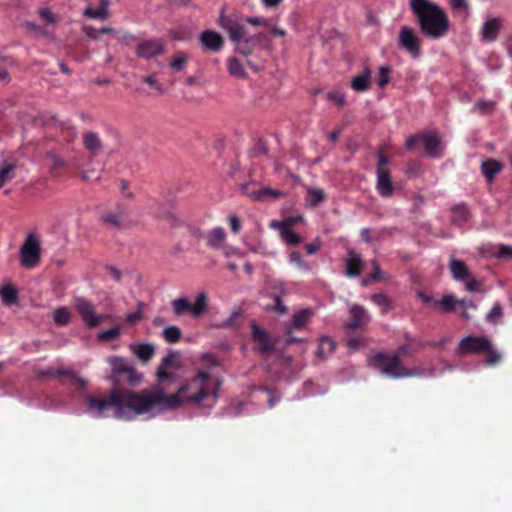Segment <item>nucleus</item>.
Wrapping results in <instances>:
<instances>
[{"instance_id":"f257e3e1","label":"nucleus","mask_w":512,"mask_h":512,"mask_svg":"<svg viewBox=\"0 0 512 512\" xmlns=\"http://www.w3.org/2000/svg\"><path fill=\"white\" fill-rule=\"evenodd\" d=\"M208 378L207 372L199 371L190 383L180 385L175 393L169 395L159 386L140 391L111 389L107 395L88 394L84 399L85 410L93 418L113 416L118 420L131 421L138 416L153 419L183 406L212 408L218 395L205 388Z\"/></svg>"},{"instance_id":"f03ea898","label":"nucleus","mask_w":512,"mask_h":512,"mask_svg":"<svg viewBox=\"0 0 512 512\" xmlns=\"http://www.w3.org/2000/svg\"><path fill=\"white\" fill-rule=\"evenodd\" d=\"M218 23L225 31L228 32L230 40L235 44L236 51L243 54L244 56L251 55L256 45L264 50L271 49L268 33L259 32L250 35L247 32V24L269 28L273 26V19L261 16H227L224 13H221Z\"/></svg>"},{"instance_id":"7ed1b4c3","label":"nucleus","mask_w":512,"mask_h":512,"mask_svg":"<svg viewBox=\"0 0 512 512\" xmlns=\"http://www.w3.org/2000/svg\"><path fill=\"white\" fill-rule=\"evenodd\" d=\"M410 9L425 38L435 41L446 36L450 21L444 9L437 3L430 0H410Z\"/></svg>"},{"instance_id":"20e7f679","label":"nucleus","mask_w":512,"mask_h":512,"mask_svg":"<svg viewBox=\"0 0 512 512\" xmlns=\"http://www.w3.org/2000/svg\"><path fill=\"white\" fill-rule=\"evenodd\" d=\"M368 364L382 375L391 379H403L409 377H427L431 378L436 375L433 367L424 369L421 367L407 368L402 364L399 355L393 353L378 352L371 355Z\"/></svg>"},{"instance_id":"39448f33","label":"nucleus","mask_w":512,"mask_h":512,"mask_svg":"<svg viewBox=\"0 0 512 512\" xmlns=\"http://www.w3.org/2000/svg\"><path fill=\"white\" fill-rule=\"evenodd\" d=\"M108 362L111 365L110 379L112 381L119 382L126 378L131 385H135L141 380V375L137 373L134 366L128 360L118 356H111Z\"/></svg>"},{"instance_id":"423d86ee","label":"nucleus","mask_w":512,"mask_h":512,"mask_svg":"<svg viewBox=\"0 0 512 512\" xmlns=\"http://www.w3.org/2000/svg\"><path fill=\"white\" fill-rule=\"evenodd\" d=\"M171 307L176 316L190 314L194 317H199L207 308V296L203 292L199 293L193 303L186 297H180L171 302Z\"/></svg>"},{"instance_id":"0eeeda50","label":"nucleus","mask_w":512,"mask_h":512,"mask_svg":"<svg viewBox=\"0 0 512 512\" xmlns=\"http://www.w3.org/2000/svg\"><path fill=\"white\" fill-rule=\"evenodd\" d=\"M73 307L80 315L84 325L88 328L97 327L104 319L103 315L96 313V307L93 302L85 297H75Z\"/></svg>"},{"instance_id":"6e6552de","label":"nucleus","mask_w":512,"mask_h":512,"mask_svg":"<svg viewBox=\"0 0 512 512\" xmlns=\"http://www.w3.org/2000/svg\"><path fill=\"white\" fill-rule=\"evenodd\" d=\"M40 242L33 234H29L20 248V264L24 268H33L40 261Z\"/></svg>"},{"instance_id":"1a4fd4ad","label":"nucleus","mask_w":512,"mask_h":512,"mask_svg":"<svg viewBox=\"0 0 512 512\" xmlns=\"http://www.w3.org/2000/svg\"><path fill=\"white\" fill-rule=\"evenodd\" d=\"M490 348V339L486 336L469 335L460 340L456 353L458 355H470L483 353Z\"/></svg>"},{"instance_id":"9d476101","label":"nucleus","mask_w":512,"mask_h":512,"mask_svg":"<svg viewBox=\"0 0 512 512\" xmlns=\"http://www.w3.org/2000/svg\"><path fill=\"white\" fill-rule=\"evenodd\" d=\"M398 45L413 58H419L422 54L420 39L414 30L408 26L400 28L398 35Z\"/></svg>"},{"instance_id":"9b49d317","label":"nucleus","mask_w":512,"mask_h":512,"mask_svg":"<svg viewBox=\"0 0 512 512\" xmlns=\"http://www.w3.org/2000/svg\"><path fill=\"white\" fill-rule=\"evenodd\" d=\"M251 339L256 345V350L262 355H267L275 350L276 341L269 333L256 323L251 325Z\"/></svg>"},{"instance_id":"f8f14e48","label":"nucleus","mask_w":512,"mask_h":512,"mask_svg":"<svg viewBox=\"0 0 512 512\" xmlns=\"http://www.w3.org/2000/svg\"><path fill=\"white\" fill-rule=\"evenodd\" d=\"M100 219L107 227L120 229L128 221V208L124 204H117L113 209L103 213Z\"/></svg>"},{"instance_id":"ddd939ff","label":"nucleus","mask_w":512,"mask_h":512,"mask_svg":"<svg viewBox=\"0 0 512 512\" xmlns=\"http://www.w3.org/2000/svg\"><path fill=\"white\" fill-rule=\"evenodd\" d=\"M135 53L139 58L148 60L164 54L165 46L158 39H146L137 43Z\"/></svg>"},{"instance_id":"4468645a","label":"nucleus","mask_w":512,"mask_h":512,"mask_svg":"<svg viewBox=\"0 0 512 512\" xmlns=\"http://www.w3.org/2000/svg\"><path fill=\"white\" fill-rule=\"evenodd\" d=\"M503 26V19L500 17L487 18L480 30V40L484 43L496 41Z\"/></svg>"},{"instance_id":"2eb2a0df","label":"nucleus","mask_w":512,"mask_h":512,"mask_svg":"<svg viewBox=\"0 0 512 512\" xmlns=\"http://www.w3.org/2000/svg\"><path fill=\"white\" fill-rule=\"evenodd\" d=\"M62 370L70 371L71 375L60 376V384L67 388H74L78 394L83 395L88 388V381L72 367H62Z\"/></svg>"},{"instance_id":"dca6fc26","label":"nucleus","mask_w":512,"mask_h":512,"mask_svg":"<svg viewBox=\"0 0 512 512\" xmlns=\"http://www.w3.org/2000/svg\"><path fill=\"white\" fill-rule=\"evenodd\" d=\"M314 311L310 308H303L295 311L291 317L290 323L285 326V334L290 335L293 331L304 329L311 321Z\"/></svg>"},{"instance_id":"f3484780","label":"nucleus","mask_w":512,"mask_h":512,"mask_svg":"<svg viewBox=\"0 0 512 512\" xmlns=\"http://www.w3.org/2000/svg\"><path fill=\"white\" fill-rule=\"evenodd\" d=\"M421 142L423 143L426 154L431 158H439L442 156L444 145L440 137L434 132L421 134Z\"/></svg>"},{"instance_id":"a211bd4d","label":"nucleus","mask_w":512,"mask_h":512,"mask_svg":"<svg viewBox=\"0 0 512 512\" xmlns=\"http://www.w3.org/2000/svg\"><path fill=\"white\" fill-rule=\"evenodd\" d=\"M199 42L205 52L217 53L224 45L222 36L212 30H205L199 36Z\"/></svg>"},{"instance_id":"6ab92c4d","label":"nucleus","mask_w":512,"mask_h":512,"mask_svg":"<svg viewBox=\"0 0 512 512\" xmlns=\"http://www.w3.org/2000/svg\"><path fill=\"white\" fill-rule=\"evenodd\" d=\"M241 190L245 193L251 200L263 202L268 198L277 199L282 195V192L279 190L272 189L270 187H262L257 190L250 189L248 184H243L241 186Z\"/></svg>"},{"instance_id":"aec40b11","label":"nucleus","mask_w":512,"mask_h":512,"mask_svg":"<svg viewBox=\"0 0 512 512\" xmlns=\"http://www.w3.org/2000/svg\"><path fill=\"white\" fill-rule=\"evenodd\" d=\"M376 177V189L380 196L385 198L392 196L394 188L389 170L386 168H376Z\"/></svg>"},{"instance_id":"412c9836","label":"nucleus","mask_w":512,"mask_h":512,"mask_svg":"<svg viewBox=\"0 0 512 512\" xmlns=\"http://www.w3.org/2000/svg\"><path fill=\"white\" fill-rule=\"evenodd\" d=\"M350 321L346 324L348 329H357L370 321V316L368 315L365 308L361 305L354 304L350 308Z\"/></svg>"},{"instance_id":"4be33fe9","label":"nucleus","mask_w":512,"mask_h":512,"mask_svg":"<svg viewBox=\"0 0 512 512\" xmlns=\"http://www.w3.org/2000/svg\"><path fill=\"white\" fill-rule=\"evenodd\" d=\"M16 167L17 163L13 157L0 156V188L14 178Z\"/></svg>"},{"instance_id":"5701e85b","label":"nucleus","mask_w":512,"mask_h":512,"mask_svg":"<svg viewBox=\"0 0 512 512\" xmlns=\"http://www.w3.org/2000/svg\"><path fill=\"white\" fill-rule=\"evenodd\" d=\"M206 244L209 248L219 250L225 247L226 232L223 227L217 226L211 229L206 235Z\"/></svg>"},{"instance_id":"b1692460","label":"nucleus","mask_w":512,"mask_h":512,"mask_svg":"<svg viewBox=\"0 0 512 512\" xmlns=\"http://www.w3.org/2000/svg\"><path fill=\"white\" fill-rule=\"evenodd\" d=\"M109 5L110 0H99L98 8L87 6L83 11V15L91 19L105 20L109 17Z\"/></svg>"},{"instance_id":"393cba45","label":"nucleus","mask_w":512,"mask_h":512,"mask_svg":"<svg viewBox=\"0 0 512 512\" xmlns=\"http://www.w3.org/2000/svg\"><path fill=\"white\" fill-rule=\"evenodd\" d=\"M371 70L365 67L364 71L351 80V87L356 92H366L370 89Z\"/></svg>"},{"instance_id":"a878e982","label":"nucleus","mask_w":512,"mask_h":512,"mask_svg":"<svg viewBox=\"0 0 512 512\" xmlns=\"http://www.w3.org/2000/svg\"><path fill=\"white\" fill-rule=\"evenodd\" d=\"M451 275L456 281H464L470 275V272L462 260L451 258L449 262Z\"/></svg>"},{"instance_id":"bb28decb","label":"nucleus","mask_w":512,"mask_h":512,"mask_svg":"<svg viewBox=\"0 0 512 512\" xmlns=\"http://www.w3.org/2000/svg\"><path fill=\"white\" fill-rule=\"evenodd\" d=\"M451 222L454 225L462 226L469 220V210L465 204L455 205L452 210Z\"/></svg>"},{"instance_id":"cd10ccee","label":"nucleus","mask_w":512,"mask_h":512,"mask_svg":"<svg viewBox=\"0 0 512 512\" xmlns=\"http://www.w3.org/2000/svg\"><path fill=\"white\" fill-rule=\"evenodd\" d=\"M335 349V342L328 336H322L319 339V346L316 350V356L323 359L327 355L333 354Z\"/></svg>"},{"instance_id":"c85d7f7f","label":"nucleus","mask_w":512,"mask_h":512,"mask_svg":"<svg viewBox=\"0 0 512 512\" xmlns=\"http://www.w3.org/2000/svg\"><path fill=\"white\" fill-rule=\"evenodd\" d=\"M83 144L84 147L92 152L94 155H97L101 149V141L99 135L95 132H87L83 135Z\"/></svg>"},{"instance_id":"c756f323","label":"nucleus","mask_w":512,"mask_h":512,"mask_svg":"<svg viewBox=\"0 0 512 512\" xmlns=\"http://www.w3.org/2000/svg\"><path fill=\"white\" fill-rule=\"evenodd\" d=\"M347 275L349 277H356L361 273L362 260L359 255L349 252V257L346 261Z\"/></svg>"},{"instance_id":"7c9ffc66","label":"nucleus","mask_w":512,"mask_h":512,"mask_svg":"<svg viewBox=\"0 0 512 512\" xmlns=\"http://www.w3.org/2000/svg\"><path fill=\"white\" fill-rule=\"evenodd\" d=\"M134 354L143 362L149 361L155 354V346L150 343H142L137 345L134 350Z\"/></svg>"},{"instance_id":"2f4dec72","label":"nucleus","mask_w":512,"mask_h":512,"mask_svg":"<svg viewBox=\"0 0 512 512\" xmlns=\"http://www.w3.org/2000/svg\"><path fill=\"white\" fill-rule=\"evenodd\" d=\"M501 168V164L493 159L483 161L481 164L482 173L489 181L494 178V176L501 170Z\"/></svg>"},{"instance_id":"473e14b6","label":"nucleus","mask_w":512,"mask_h":512,"mask_svg":"<svg viewBox=\"0 0 512 512\" xmlns=\"http://www.w3.org/2000/svg\"><path fill=\"white\" fill-rule=\"evenodd\" d=\"M227 68L230 75L234 77L241 79H246L248 77L243 65L237 58H229L227 62Z\"/></svg>"},{"instance_id":"72a5a7b5","label":"nucleus","mask_w":512,"mask_h":512,"mask_svg":"<svg viewBox=\"0 0 512 512\" xmlns=\"http://www.w3.org/2000/svg\"><path fill=\"white\" fill-rule=\"evenodd\" d=\"M407 343L399 345L397 349L396 355H399L401 359L402 356H410L417 351V341L411 337L410 335H406Z\"/></svg>"},{"instance_id":"f704fd0d","label":"nucleus","mask_w":512,"mask_h":512,"mask_svg":"<svg viewBox=\"0 0 512 512\" xmlns=\"http://www.w3.org/2000/svg\"><path fill=\"white\" fill-rule=\"evenodd\" d=\"M302 220H303V216L296 215V216L288 217V218L284 219L283 221L273 220L270 222L269 226L273 229H291L292 226H295Z\"/></svg>"},{"instance_id":"c9c22d12","label":"nucleus","mask_w":512,"mask_h":512,"mask_svg":"<svg viewBox=\"0 0 512 512\" xmlns=\"http://www.w3.org/2000/svg\"><path fill=\"white\" fill-rule=\"evenodd\" d=\"M178 353L174 351H170L167 355H165L158 366L157 369H166L172 368L173 370H178L180 368V364L178 362Z\"/></svg>"},{"instance_id":"e433bc0d","label":"nucleus","mask_w":512,"mask_h":512,"mask_svg":"<svg viewBox=\"0 0 512 512\" xmlns=\"http://www.w3.org/2000/svg\"><path fill=\"white\" fill-rule=\"evenodd\" d=\"M0 297L5 305H12L17 302L18 293L14 287L7 285L0 289Z\"/></svg>"},{"instance_id":"4c0bfd02","label":"nucleus","mask_w":512,"mask_h":512,"mask_svg":"<svg viewBox=\"0 0 512 512\" xmlns=\"http://www.w3.org/2000/svg\"><path fill=\"white\" fill-rule=\"evenodd\" d=\"M371 301L377 306L380 308L381 312L382 313H387L391 307H392V303H391V300L390 298L383 294V293H377V294H373L371 296Z\"/></svg>"},{"instance_id":"58836bf2","label":"nucleus","mask_w":512,"mask_h":512,"mask_svg":"<svg viewBox=\"0 0 512 512\" xmlns=\"http://www.w3.org/2000/svg\"><path fill=\"white\" fill-rule=\"evenodd\" d=\"M503 317V308L500 302H495L490 309V311L487 313L485 319L490 324H498Z\"/></svg>"},{"instance_id":"ea45409f","label":"nucleus","mask_w":512,"mask_h":512,"mask_svg":"<svg viewBox=\"0 0 512 512\" xmlns=\"http://www.w3.org/2000/svg\"><path fill=\"white\" fill-rule=\"evenodd\" d=\"M279 232L281 239L288 245L296 246L301 243L302 238L291 229H276Z\"/></svg>"},{"instance_id":"a19ab883","label":"nucleus","mask_w":512,"mask_h":512,"mask_svg":"<svg viewBox=\"0 0 512 512\" xmlns=\"http://www.w3.org/2000/svg\"><path fill=\"white\" fill-rule=\"evenodd\" d=\"M181 335L182 332L180 328L174 325L168 326L162 331V337L170 344L177 343L180 340Z\"/></svg>"},{"instance_id":"79ce46f5","label":"nucleus","mask_w":512,"mask_h":512,"mask_svg":"<svg viewBox=\"0 0 512 512\" xmlns=\"http://www.w3.org/2000/svg\"><path fill=\"white\" fill-rule=\"evenodd\" d=\"M490 254L498 259H512V246L507 244L493 246Z\"/></svg>"},{"instance_id":"37998d69","label":"nucleus","mask_w":512,"mask_h":512,"mask_svg":"<svg viewBox=\"0 0 512 512\" xmlns=\"http://www.w3.org/2000/svg\"><path fill=\"white\" fill-rule=\"evenodd\" d=\"M71 320V313L69 309L65 306L58 307L54 311V321L57 325L65 326Z\"/></svg>"},{"instance_id":"c03bdc74","label":"nucleus","mask_w":512,"mask_h":512,"mask_svg":"<svg viewBox=\"0 0 512 512\" xmlns=\"http://www.w3.org/2000/svg\"><path fill=\"white\" fill-rule=\"evenodd\" d=\"M308 201L311 206L315 207L325 200V193L319 188H308Z\"/></svg>"},{"instance_id":"a18cd8bd","label":"nucleus","mask_w":512,"mask_h":512,"mask_svg":"<svg viewBox=\"0 0 512 512\" xmlns=\"http://www.w3.org/2000/svg\"><path fill=\"white\" fill-rule=\"evenodd\" d=\"M457 301L451 294L443 296L441 300L435 301V306L439 307L444 312H451L454 310Z\"/></svg>"},{"instance_id":"49530a36","label":"nucleus","mask_w":512,"mask_h":512,"mask_svg":"<svg viewBox=\"0 0 512 512\" xmlns=\"http://www.w3.org/2000/svg\"><path fill=\"white\" fill-rule=\"evenodd\" d=\"M85 34L91 39H98L102 34H114L115 30L112 27L95 28L86 26L84 28Z\"/></svg>"},{"instance_id":"de8ad7c7","label":"nucleus","mask_w":512,"mask_h":512,"mask_svg":"<svg viewBox=\"0 0 512 512\" xmlns=\"http://www.w3.org/2000/svg\"><path fill=\"white\" fill-rule=\"evenodd\" d=\"M288 260L290 264L296 266L298 269L302 271H310L309 264L302 259V256L299 252L294 251L290 253Z\"/></svg>"},{"instance_id":"09e8293b","label":"nucleus","mask_w":512,"mask_h":512,"mask_svg":"<svg viewBox=\"0 0 512 512\" xmlns=\"http://www.w3.org/2000/svg\"><path fill=\"white\" fill-rule=\"evenodd\" d=\"M391 69L389 66H381L379 68L378 76L376 78L377 85L384 88L390 82Z\"/></svg>"},{"instance_id":"8fccbe9b","label":"nucleus","mask_w":512,"mask_h":512,"mask_svg":"<svg viewBox=\"0 0 512 512\" xmlns=\"http://www.w3.org/2000/svg\"><path fill=\"white\" fill-rule=\"evenodd\" d=\"M121 334V330L118 326L112 327L108 330L101 331L98 333L97 338L100 341H111L117 339Z\"/></svg>"},{"instance_id":"3c124183","label":"nucleus","mask_w":512,"mask_h":512,"mask_svg":"<svg viewBox=\"0 0 512 512\" xmlns=\"http://www.w3.org/2000/svg\"><path fill=\"white\" fill-rule=\"evenodd\" d=\"M484 352L487 353V357L484 361L486 365H495V364L499 363L502 359L500 352L497 351L493 347L491 341H490V348L488 350H485Z\"/></svg>"},{"instance_id":"603ef678","label":"nucleus","mask_w":512,"mask_h":512,"mask_svg":"<svg viewBox=\"0 0 512 512\" xmlns=\"http://www.w3.org/2000/svg\"><path fill=\"white\" fill-rule=\"evenodd\" d=\"M71 375L70 371L62 370V368H46L39 371V376L41 377H52L56 379H60V376Z\"/></svg>"},{"instance_id":"864d4df0","label":"nucleus","mask_w":512,"mask_h":512,"mask_svg":"<svg viewBox=\"0 0 512 512\" xmlns=\"http://www.w3.org/2000/svg\"><path fill=\"white\" fill-rule=\"evenodd\" d=\"M156 375L159 385L166 382H173L176 379V374L174 372H169L166 369H157Z\"/></svg>"},{"instance_id":"5fc2aeb1","label":"nucleus","mask_w":512,"mask_h":512,"mask_svg":"<svg viewBox=\"0 0 512 512\" xmlns=\"http://www.w3.org/2000/svg\"><path fill=\"white\" fill-rule=\"evenodd\" d=\"M495 103L493 101H487V100H479L474 108L477 110L480 114H489L494 110Z\"/></svg>"},{"instance_id":"6e6d98bb","label":"nucleus","mask_w":512,"mask_h":512,"mask_svg":"<svg viewBox=\"0 0 512 512\" xmlns=\"http://www.w3.org/2000/svg\"><path fill=\"white\" fill-rule=\"evenodd\" d=\"M451 9L457 13L469 14V6L466 0H450Z\"/></svg>"},{"instance_id":"4d7b16f0","label":"nucleus","mask_w":512,"mask_h":512,"mask_svg":"<svg viewBox=\"0 0 512 512\" xmlns=\"http://www.w3.org/2000/svg\"><path fill=\"white\" fill-rule=\"evenodd\" d=\"M142 81L151 86L157 94H163L165 92L164 87L157 81L153 75L145 76Z\"/></svg>"},{"instance_id":"13d9d810","label":"nucleus","mask_w":512,"mask_h":512,"mask_svg":"<svg viewBox=\"0 0 512 512\" xmlns=\"http://www.w3.org/2000/svg\"><path fill=\"white\" fill-rule=\"evenodd\" d=\"M465 285V289L469 292H479L480 291V285L478 283V281L473 277L471 276V274L468 276L467 279H465L464 281H462Z\"/></svg>"},{"instance_id":"bf43d9fd","label":"nucleus","mask_w":512,"mask_h":512,"mask_svg":"<svg viewBox=\"0 0 512 512\" xmlns=\"http://www.w3.org/2000/svg\"><path fill=\"white\" fill-rule=\"evenodd\" d=\"M274 306L270 308V310H274L276 313L282 315L285 314L288 310L287 306L283 303L280 296H274Z\"/></svg>"},{"instance_id":"052dcab7","label":"nucleus","mask_w":512,"mask_h":512,"mask_svg":"<svg viewBox=\"0 0 512 512\" xmlns=\"http://www.w3.org/2000/svg\"><path fill=\"white\" fill-rule=\"evenodd\" d=\"M228 223L230 225L231 231L234 234H238L241 230V222L240 219L236 215L228 216Z\"/></svg>"},{"instance_id":"680f3d73","label":"nucleus","mask_w":512,"mask_h":512,"mask_svg":"<svg viewBox=\"0 0 512 512\" xmlns=\"http://www.w3.org/2000/svg\"><path fill=\"white\" fill-rule=\"evenodd\" d=\"M185 64H186V57L183 55L177 56L175 59H173L170 62L171 68L176 71H181L185 67Z\"/></svg>"},{"instance_id":"e2e57ef3","label":"nucleus","mask_w":512,"mask_h":512,"mask_svg":"<svg viewBox=\"0 0 512 512\" xmlns=\"http://www.w3.org/2000/svg\"><path fill=\"white\" fill-rule=\"evenodd\" d=\"M321 247V242L319 238H316L312 243H308L305 245V250L307 254L313 255L319 251Z\"/></svg>"},{"instance_id":"0e129e2a","label":"nucleus","mask_w":512,"mask_h":512,"mask_svg":"<svg viewBox=\"0 0 512 512\" xmlns=\"http://www.w3.org/2000/svg\"><path fill=\"white\" fill-rule=\"evenodd\" d=\"M328 99L336 102L339 106H343L345 104V96L337 91L329 92Z\"/></svg>"},{"instance_id":"69168bd1","label":"nucleus","mask_w":512,"mask_h":512,"mask_svg":"<svg viewBox=\"0 0 512 512\" xmlns=\"http://www.w3.org/2000/svg\"><path fill=\"white\" fill-rule=\"evenodd\" d=\"M40 16L49 23H54L56 17L54 13L49 8H42L39 11Z\"/></svg>"},{"instance_id":"338daca9","label":"nucleus","mask_w":512,"mask_h":512,"mask_svg":"<svg viewBox=\"0 0 512 512\" xmlns=\"http://www.w3.org/2000/svg\"><path fill=\"white\" fill-rule=\"evenodd\" d=\"M371 265L373 267V271L370 274V278L373 281H378L382 277V271L379 267V264L377 263V261L373 260L371 262Z\"/></svg>"},{"instance_id":"774afa93","label":"nucleus","mask_w":512,"mask_h":512,"mask_svg":"<svg viewBox=\"0 0 512 512\" xmlns=\"http://www.w3.org/2000/svg\"><path fill=\"white\" fill-rule=\"evenodd\" d=\"M42 407L45 410H56L60 407V404L57 402L55 398H48L44 401Z\"/></svg>"}]
</instances>
